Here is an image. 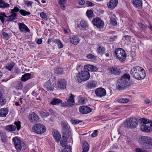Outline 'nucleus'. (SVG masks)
Returning <instances> with one entry per match:
<instances>
[{"instance_id":"nucleus-46","label":"nucleus","mask_w":152,"mask_h":152,"mask_svg":"<svg viewBox=\"0 0 152 152\" xmlns=\"http://www.w3.org/2000/svg\"><path fill=\"white\" fill-rule=\"evenodd\" d=\"M15 125H16V128L17 130H19L21 128V124L20 122V121H18L15 122L14 123Z\"/></svg>"},{"instance_id":"nucleus-26","label":"nucleus","mask_w":152,"mask_h":152,"mask_svg":"<svg viewBox=\"0 0 152 152\" xmlns=\"http://www.w3.org/2000/svg\"><path fill=\"white\" fill-rule=\"evenodd\" d=\"M53 135L56 141L58 142L60 140L61 137L58 131L54 130L53 132Z\"/></svg>"},{"instance_id":"nucleus-52","label":"nucleus","mask_w":152,"mask_h":152,"mask_svg":"<svg viewBox=\"0 0 152 152\" xmlns=\"http://www.w3.org/2000/svg\"><path fill=\"white\" fill-rule=\"evenodd\" d=\"M57 39H55L53 38H52L50 39H49L47 42L48 44H50L51 42H53L56 43Z\"/></svg>"},{"instance_id":"nucleus-58","label":"nucleus","mask_w":152,"mask_h":152,"mask_svg":"<svg viewBox=\"0 0 152 152\" xmlns=\"http://www.w3.org/2000/svg\"><path fill=\"white\" fill-rule=\"evenodd\" d=\"M86 4H87L88 6L90 7H93L94 6V4L91 2L89 1H87L86 2Z\"/></svg>"},{"instance_id":"nucleus-43","label":"nucleus","mask_w":152,"mask_h":152,"mask_svg":"<svg viewBox=\"0 0 152 152\" xmlns=\"http://www.w3.org/2000/svg\"><path fill=\"white\" fill-rule=\"evenodd\" d=\"M4 17L8 18V17L5 15V13L3 12H1L0 13V19L1 22L4 23V22L5 18Z\"/></svg>"},{"instance_id":"nucleus-42","label":"nucleus","mask_w":152,"mask_h":152,"mask_svg":"<svg viewBox=\"0 0 152 152\" xmlns=\"http://www.w3.org/2000/svg\"><path fill=\"white\" fill-rule=\"evenodd\" d=\"M20 13L21 15L23 16H25L26 15H29L31 14V13L30 12H27L23 9L20 10Z\"/></svg>"},{"instance_id":"nucleus-36","label":"nucleus","mask_w":152,"mask_h":152,"mask_svg":"<svg viewBox=\"0 0 152 152\" xmlns=\"http://www.w3.org/2000/svg\"><path fill=\"white\" fill-rule=\"evenodd\" d=\"M115 17V16L113 15V17H111L110 18V21L111 25L113 26H116L117 25V22Z\"/></svg>"},{"instance_id":"nucleus-61","label":"nucleus","mask_w":152,"mask_h":152,"mask_svg":"<svg viewBox=\"0 0 152 152\" xmlns=\"http://www.w3.org/2000/svg\"><path fill=\"white\" fill-rule=\"evenodd\" d=\"M37 43L38 44H40L42 43V40L41 39H38L37 41Z\"/></svg>"},{"instance_id":"nucleus-49","label":"nucleus","mask_w":152,"mask_h":152,"mask_svg":"<svg viewBox=\"0 0 152 152\" xmlns=\"http://www.w3.org/2000/svg\"><path fill=\"white\" fill-rule=\"evenodd\" d=\"M20 10L17 7H15L13 9H11V13H16V12H20Z\"/></svg>"},{"instance_id":"nucleus-33","label":"nucleus","mask_w":152,"mask_h":152,"mask_svg":"<svg viewBox=\"0 0 152 152\" xmlns=\"http://www.w3.org/2000/svg\"><path fill=\"white\" fill-rule=\"evenodd\" d=\"M0 137L2 141L4 142L6 141L7 136L5 133L3 131H1L0 132Z\"/></svg>"},{"instance_id":"nucleus-57","label":"nucleus","mask_w":152,"mask_h":152,"mask_svg":"<svg viewBox=\"0 0 152 152\" xmlns=\"http://www.w3.org/2000/svg\"><path fill=\"white\" fill-rule=\"evenodd\" d=\"M86 57L88 59H91L94 58V56L92 54H89L86 55Z\"/></svg>"},{"instance_id":"nucleus-2","label":"nucleus","mask_w":152,"mask_h":152,"mask_svg":"<svg viewBox=\"0 0 152 152\" xmlns=\"http://www.w3.org/2000/svg\"><path fill=\"white\" fill-rule=\"evenodd\" d=\"M130 74L133 77L137 80L144 79L146 76L144 69L139 66H136L131 70Z\"/></svg>"},{"instance_id":"nucleus-41","label":"nucleus","mask_w":152,"mask_h":152,"mask_svg":"<svg viewBox=\"0 0 152 152\" xmlns=\"http://www.w3.org/2000/svg\"><path fill=\"white\" fill-rule=\"evenodd\" d=\"M129 100L128 99L121 98L118 99V102L121 103H126L128 102Z\"/></svg>"},{"instance_id":"nucleus-4","label":"nucleus","mask_w":152,"mask_h":152,"mask_svg":"<svg viewBox=\"0 0 152 152\" xmlns=\"http://www.w3.org/2000/svg\"><path fill=\"white\" fill-rule=\"evenodd\" d=\"M139 120L141 121L140 129L142 131L148 132L152 130V123L149 122L148 119L142 118Z\"/></svg>"},{"instance_id":"nucleus-23","label":"nucleus","mask_w":152,"mask_h":152,"mask_svg":"<svg viewBox=\"0 0 152 152\" xmlns=\"http://www.w3.org/2000/svg\"><path fill=\"white\" fill-rule=\"evenodd\" d=\"M80 39L77 36H72L70 38V42L74 45L79 43Z\"/></svg>"},{"instance_id":"nucleus-38","label":"nucleus","mask_w":152,"mask_h":152,"mask_svg":"<svg viewBox=\"0 0 152 152\" xmlns=\"http://www.w3.org/2000/svg\"><path fill=\"white\" fill-rule=\"evenodd\" d=\"M6 29H7L6 28L3 29L2 32L3 38L7 40L9 39V37L8 34L6 32Z\"/></svg>"},{"instance_id":"nucleus-5","label":"nucleus","mask_w":152,"mask_h":152,"mask_svg":"<svg viewBox=\"0 0 152 152\" xmlns=\"http://www.w3.org/2000/svg\"><path fill=\"white\" fill-rule=\"evenodd\" d=\"M87 70H85L78 72L76 74L75 78V79L79 83L88 80L90 77V74Z\"/></svg>"},{"instance_id":"nucleus-14","label":"nucleus","mask_w":152,"mask_h":152,"mask_svg":"<svg viewBox=\"0 0 152 152\" xmlns=\"http://www.w3.org/2000/svg\"><path fill=\"white\" fill-rule=\"evenodd\" d=\"M16 149L18 151H20L21 149L20 145L21 141L17 137H15L12 139Z\"/></svg>"},{"instance_id":"nucleus-13","label":"nucleus","mask_w":152,"mask_h":152,"mask_svg":"<svg viewBox=\"0 0 152 152\" xmlns=\"http://www.w3.org/2000/svg\"><path fill=\"white\" fill-rule=\"evenodd\" d=\"M95 92L96 96L99 97L104 96L106 94L105 90L102 88H99L96 89Z\"/></svg>"},{"instance_id":"nucleus-15","label":"nucleus","mask_w":152,"mask_h":152,"mask_svg":"<svg viewBox=\"0 0 152 152\" xmlns=\"http://www.w3.org/2000/svg\"><path fill=\"white\" fill-rule=\"evenodd\" d=\"M97 82L94 80H91L87 82L86 87L88 89H92L96 87Z\"/></svg>"},{"instance_id":"nucleus-9","label":"nucleus","mask_w":152,"mask_h":152,"mask_svg":"<svg viewBox=\"0 0 152 152\" xmlns=\"http://www.w3.org/2000/svg\"><path fill=\"white\" fill-rule=\"evenodd\" d=\"M126 126L131 128H134L137 127L138 124L137 119L135 118H128L126 121Z\"/></svg>"},{"instance_id":"nucleus-1","label":"nucleus","mask_w":152,"mask_h":152,"mask_svg":"<svg viewBox=\"0 0 152 152\" xmlns=\"http://www.w3.org/2000/svg\"><path fill=\"white\" fill-rule=\"evenodd\" d=\"M67 123H66L63 126L62 132L63 134L62 139L60 141L61 145L65 148L62 150L61 152H72L71 147L67 145L66 138L67 137H70L71 132L69 131L67 127Z\"/></svg>"},{"instance_id":"nucleus-34","label":"nucleus","mask_w":152,"mask_h":152,"mask_svg":"<svg viewBox=\"0 0 152 152\" xmlns=\"http://www.w3.org/2000/svg\"><path fill=\"white\" fill-rule=\"evenodd\" d=\"M15 65V63L14 62H10L6 66V68L9 71H11L13 67Z\"/></svg>"},{"instance_id":"nucleus-21","label":"nucleus","mask_w":152,"mask_h":152,"mask_svg":"<svg viewBox=\"0 0 152 152\" xmlns=\"http://www.w3.org/2000/svg\"><path fill=\"white\" fill-rule=\"evenodd\" d=\"M84 68V70H87L88 71L96 72L98 70L97 67L92 65H86Z\"/></svg>"},{"instance_id":"nucleus-51","label":"nucleus","mask_w":152,"mask_h":152,"mask_svg":"<svg viewBox=\"0 0 152 152\" xmlns=\"http://www.w3.org/2000/svg\"><path fill=\"white\" fill-rule=\"evenodd\" d=\"M16 87L17 89H21L23 88V83L21 82L18 83L17 84Z\"/></svg>"},{"instance_id":"nucleus-47","label":"nucleus","mask_w":152,"mask_h":152,"mask_svg":"<svg viewBox=\"0 0 152 152\" xmlns=\"http://www.w3.org/2000/svg\"><path fill=\"white\" fill-rule=\"evenodd\" d=\"M93 13L91 10H88L86 12V15L88 18L93 17Z\"/></svg>"},{"instance_id":"nucleus-12","label":"nucleus","mask_w":152,"mask_h":152,"mask_svg":"<svg viewBox=\"0 0 152 152\" xmlns=\"http://www.w3.org/2000/svg\"><path fill=\"white\" fill-rule=\"evenodd\" d=\"M28 118L30 121L33 123L38 122L39 119L38 115L34 112H33L29 115Z\"/></svg>"},{"instance_id":"nucleus-25","label":"nucleus","mask_w":152,"mask_h":152,"mask_svg":"<svg viewBox=\"0 0 152 152\" xmlns=\"http://www.w3.org/2000/svg\"><path fill=\"white\" fill-rule=\"evenodd\" d=\"M44 86L45 88H46L47 91H51L54 88V86L51 83L50 80H49L46 82L44 85Z\"/></svg>"},{"instance_id":"nucleus-37","label":"nucleus","mask_w":152,"mask_h":152,"mask_svg":"<svg viewBox=\"0 0 152 152\" xmlns=\"http://www.w3.org/2000/svg\"><path fill=\"white\" fill-rule=\"evenodd\" d=\"M10 4L3 0H0V7L5 8L9 7Z\"/></svg>"},{"instance_id":"nucleus-56","label":"nucleus","mask_w":152,"mask_h":152,"mask_svg":"<svg viewBox=\"0 0 152 152\" xmlns=\"http://www.w3.org/2000/svg\"><path fill=\"white\" fill-rule=\"evenodd\" d=\"M135 151L136 152H148L147 151L140 148H136Z\"/></svg>"},{"instance_id":"nucleus-64","label":"nucleus","mask_w":152,"mask_h":152,"mask_svg":"<svg viewBox=\"0 0 152 152\" xmlns=\"http://www.w3.org/2000/svg\"><path fill=\"white\" fill-rule=\"evenodd\" d=\"M150 102V101L149 99H146L145 100V102L146 104H148Z\"/></svg>"},{"instance_id":"nucleus-32","label":"nucleus","mask_w":152,"mask_h":152,"mask_svg":"<svg viewBox=\"0 0 152 152\" xmlns=\"http://www.w3.org/2000/svg\"><path fill=\"white\" fill-rule=\"evenodd\" d=\"M82 147L83 149L82 152H87L89 149V145L88 143L86 142H84L83 143Z\"/></svg>"},{"instance_id":"nucleus-22","label":"nucleus","mask_w":152,"mask_h":152,"mask_svg":"<svg viewBox=\"0 0 152 152\" xmlns=\"http://www.w3.org/2000/svg\"><path fill=\"white\" fill-rule=\"evenodd\" d=\"M118 2V0H110L107 4L108 7L111 10L113 9L117 6Z\"/></svg>"},{"instance_id":"nucleus-60","label":"nucleus","mask_w":152,"mask_h":152,"mask_svg":"<svg viewBox=\"0 0 152 152\" xmlns=\"http://www.w3.org/2000/svg\"><path fill=\"white\" fill-rule=\"evenodd\" d=\"M78 3L80 5H83L85 4V2L84 0H79Z\"/></svg>"},{"instance_id":"nucleus-63","label":"nucleus","mask_w":152,"mask_h":152,"mask_svg":"<svg viewBox=\"0 0 152 152\" xmlns=\"http://www.w3.org/2000/svg\"><path fill=\"white\" fill-rule=\"evenodd\" d=\"M81 122V121H80L78 120H74L73 123L75 124H77Z\"/></svg>"},{"instance_id":"nucleus-35","label":"nucleus","mask_w":152,"mask_h":152,"mask_svg":"<svg viewBox=\"0 0 152 152\" xmlns=\"http://www.w3.org/2000/svg\"><path fill=\"white\" fill-rule=\"evenodd\" d=\"M11 14L10 15V16L9 17V18L7 19V21H13L15 19H16V18L17 16V14L16 13H11Z\"/></svg>"},{"instance_id":"nucleus-59","label":"nucleus","mask_w":152,"mask_h":152,"mask_svg":"<svg viewBox=\"0 0 152 152\" xmlns=\"http://www.w3.org/2000/svg\"><path fill=\"white\" fill-rule=\"evenodd\" d=\"M97 132L98 131L97 130H95L94 132L91 135V136L92 137H94L97 135Z\"/></svg>"},{"instance_id":"nucleus-55","label":"nucleus","mask_w":152,"mask_h":152,"mask_svg":"<svg viewBox=\"0 0 152 152\" xmlns=\"http://www.w3.org/2000/svg\"><path fill=\"white\" fill-rule=\"evenodd\" d=\"M25 4H26L27 7H32V4L33 3L32 2H31L29 1H26L25 2Z\"/></svg>"},{"instance_id":"nucleus-24","label":"nucleus","mask_w":152,"mask_h":152,"mask_svg":"<svg viewBox=\"0 0 152 152\" xmlns=\"http://www.w3.org/2000/svg\"><path fill=\"white\" fill-rule=\"evenodd\" d=\"M19 28L21 31L24 32H30V30L25 24L20 23L18 24Z\"/></svg>"},{"instance_id":"nucleus-19","label":"nucleus","mask_w":152,"mask_h":152,"mask_svg":"<svg viewBox=\"0 0 152 152\" xmlns=\"http://www.w3.org/2000/svg\"><path fill=\"white\" fill-rule=\"evenodd\" d=\"M109 72L112 75H119L121 73V70L118 68L113 67L109 69Z\"/></svg>"},{"instance_id":"nucleus-54","label":"nucleus","mask_w":152,"mask_h":152,"mask_svg":"<svg viewBox=\"0 0 152 152\" xmlns=\"http://www.w3.org/2000/svg\"><path fill=\"white\" fill-rule=\"evenodd\" d=\"M40 16L41 18L44 19H47L46 15L44 12L41 13H40Z\"/></svg>"},{"instance_id":"nucleus-27","label":"nucleus","mask_w":152,"mask_h":152,"mask_svg":"<svg viewBox=\"0 0 152 152\" xmlns=\"http://www.w3.org/2000/svg\"><path fill=\"white\" fill-rule=\"evenodd\" d=\"M105 48L100 44H98L96 51L97 53L99 54H103L105 52Z\"/></svg>"},{"instance_id":"nucleus-7","label":"nucleus","mask_w":152,"mask_h":152,"mask_svg":"<svg viewBox=\"0 0 152 152\" xmlns=\"http://www.w3.org/2000/svg\"><path fill=\"white\" fill-rule=\"evenodd\" d=\"M113 55L121 62H123L126 57V55L125 51L121 48L115 49Z\"/></svg>"},{"instance_id":"nucleus-53","label":"nucleus","mask_w":152,"mask_h":152,"mask_svg":"<svg viewBox=\"0 0 152 152\" xmlns=\"http://www.w3.org/2000/svg\"><path fill=\"white\" fill-rule=\"evenodd\" d=\"M41 116L43 118L46 117L49 115V114L48 113L45 112H42L40 113Z\"/></svg>"},{"instance_id":"nucleus-39","label":"nucleus","mask_w":152,"mask_h":152,"mask_svg":"<svg viewBox=\"0 0 152 152\" xmlns=\"http://www.w3.org/2000/svg\"><path fill=\"white\" fill-rule=\"evenodd\" d=\"M54 72L55 74L61 75L63 74V70L62 68H56L54 69Z\"/></svg>"},{"instance_id":"nucleus-62","label":"nucleus","mask_w":152,"mask_h":152,"mask_svg":"<svg viewBox=\"0 0 152 152\" xmlns=\"http://www.w3.org/2000/svg\"><path fill=\"white\" fill-rule=\"evenodd\" d=\"M83 67L82 66H81L80 65H78L77 66V70L78 72H80V71H79L80 70V68L81 69H82V68Z\"/></svg>"},{"instance_id":"nucleus-6","label":"nucleus","mask_w":152,"mask_h":152,"mask_svg":"<svg viewBox=\"0 0 152 152\" xmlns=\"http://www.w3.org/2000/svg\"><path fill=\"white\" fill-rule=\"evenodd\" d=\"M138 142L141 147L147 149L152 148V139L147 136H142Z\"/></svg>"},{"instance_id":"nucleus-17","label":"nucleus","mask_w":152,"mask_h":152,"mask_svg":"<svg viewBox=\"0 0 152 152\" xmlns=\"http://www.w3.org/2000/svg\"><path fill=\"white\" fill-rule=\"evenodd\" d=\"M79 110L80 112L83 114L89 113L91 111V109L89 107L85 106H80Z\"/></svg>"},{"instance_id":"nucleus-18","label":"nucleus","mask_w":152,"mask_h":152,"mask_svg":"<svg viewBox=\"0 0 152 152\" xmlns=\"http://www.w3.org/2000/svg\"><path fill=\"white\" fill-rule=\"evenodd\" d=\"M133 5L135 7L141 9L142 7V2L141 0H131Z\"/></svg>"},{"instance_id":"nucleus-48","label":"nucleus","mask_w":152,"mask_h":152,"mask_svg":"<svg viewBox=\"0 0 152 152\" xmlns=\"http://www.w3.org/2000/svg\"><path fill=\"white\" fill-rule=\"evenodd\" d=\"M7 100L3 97L2 96L0 99V104L4 105L6 103Z\"/></svg>"},{"instance_id":"nucleus-31","label":"nucleus","mask_w":152,"mask_h":152,"mask_svg":"<svg viewBox=\"0 0 152 152\" xmlns=\"http://www.w3.org/2000/svg\"><path fill=\"white\" fill-rule=\"evenodd\" d=\"M62 101L60 99L56 98L53 99L52 101L51 102L50 104L53 105H58L59 104L61 103L62 104Z\"/></svg>"},{"instance_id":"nucleus-40","label":"nucleus","mask_w":152,"mask_h":152,"mask_svg":"<svg viewBox=\"0 0 152 152\" xmlns=\"http://www.w3.org/2000/svg\"><path fill=\"white\" fill-rule=\"evenodd\" d=\"M58 2L60 5L61 8L62 10H65V7L64 4L66 3V0H58Z\"/></svg>"},{"instance_id":"nucleus-10","label":"nucleus","mask_w":152,"mask_h":152,"mask_svg":"<svg viewBox=\"0 0 152 152\" xmlns=\"http://www.w3.org/2000/svg\"><path fill=\"white\" fill-rule=\"evenodd\" d=\"M75 102L74 100V96L71 94L69 98L67 99V101L64 102L61 104L62 107H71L73 105Z\"/></svg>"},{"instance_id":"nucleus-11","label":"nucleus","mask_w":152,"mask_h":152,"mask_svg":"<svg viewBox=\"0 0 152 152\" xmlns=\"http://www.w3.org/2000/svg\"><path fill=\"white\" fill-rule=\"evenodd\" d=\"M92 23L98 28H102L104 27V22L100 18H94Z\"/></svg>"},{"instance_id":"nucleus-3","label":"nucleus","mask_w":152,"mask_h":152,"mask_svg":"<svg viewBox=\"0 0 152 152\" xmlns=\"http://www.w3.org/2000/svg\"><path fill=\"white\" fill-rule=\"evenodd\" d=\"M130 79V76L129 74L126 73L123 75L121 78L117 81L116 86L117 89L119 90H121L129 86Z\"/></svg>"},{"instance_id":"nucleus-44","label":"nucleus","mask_w":152,"mask_h":152,"mask_svg":"<svg viewBox=\"0 0 152 152\" xmlns=\"http://www.w3.org/2000/svg\"><path fill=\"white\" fill-rule=\"evenodd\" d=\"M55 43H56L58 46V49H61L63 47V45L62 44L61 41L58 39H57Z\"/></svg>"},{"instance_id":"nucleus-50","label":"nucleus","mask_w":152,"mask_h":152,"mask_svg":"<svg viewBox=\"0 0 152 152\" xmlns=\"http://www.w3.org/2000/svg\"><path fill=\"white\" fill-rule=\"evenodd\" d=\"M138 25L140 28L143 31L145 30L147 28V26L141 23H139Z\"/></svg>"},{"instance_id":"nucleus-30","label":"nucleus","mask_w":152,"mask_h":152,"mask_svg":"<svg viewBox=\"0 0 152 152\" xmlns=\"http://www.w3.org/2000/svg\"><path fill=\"white\" fill-rule=\"evenodd\" d=\"M5 130L9 132H12L15 130L16 128L15 126L10 125L5 127Z\"/></svg>"},{"instance_id":"nucleus-8","label":"nucleus","mask_w":152,"mask_h":152,"mask_svg":"<svg viewBox=\"0 0 152 152\" xmlns=\"http://www.w3.org/2000/svg\"><path fill=\"white\" fill-rule=\"evenodd\" d=\"M34 132L38 134H40L45 132L46 130L45 127L41 124H37L32 127Z\"/></svg>"},{"instance_id":"nucleus-20","label":"nucleus","mask_w":152,"mask_h":152,"mask_svg":"<svg viewBox=\"0 0 152 152\" xmlns=\"http://www.w3.org/2000/svg\"><path fill=\"white\" fill-rule=\"evenodd\" d=\"M77 27L80 30L82 29L84 30L88 27V24L86 21L82 20H81L80 23L77 25Z\"/></svg>"},{"instance_id":"nucleus-29","label":"nucleus","mask_w":152,"mask_h":152,"mask_svg":"<svg viewBox=\"0 0 152 152\" xmlns=\"http://www.w3.org/2000/svg\"><path fill=\"white\" fill-rule=\"evenodd\" d=\"M31 75L30 73H26L22 76L21 80L22 81L25 82L31 78Z\"/></svg>"},{"instance_id":"nucleus-28","label":"nucleus","mask_w":152,"mask_h":152,"mask_svg":"<svg viewBox=\"0 0 152 152\" xmlns=\"http://www.w3.org/2000/svg\"><path fill=\"white\" fill-rule=\"evenodd\" d=\"M9 110L7 108H2L0 109V117H5L8 113Z\"/></svg>"},{"instance_id":"nucleus-16","label":"nucleus","mask_w":152,"mask_h":152,"mask_svg":"<svg viewBox=\"0 0 152 152\" xmlns=\"http://www.w3.org/2000/svg\"><path fill=\"white\" fill-rule=\"evenodd\" d=\"M66 83V81L64 79L59 80L57 83L58 88L61 89H64L65 88Z\"/></svg>"},{"instance_id":"nucleus-45","label":"nucleus","mask_w":152,"mask_h":152,"mask_svg":"<svg viewBox=\"0 0 152 152\" xmlns=\"http://www.w3.org/2000/svg\"><path fill=\"white\" fill-rule=\"evenodd\" d=\"M87 101V100L84 97H80L79 98L78 100V102L80 104H84Z\"/></svg>"}]
</instances>
